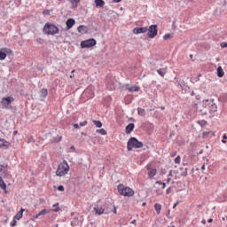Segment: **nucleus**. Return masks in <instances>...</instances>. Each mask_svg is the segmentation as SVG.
I'll return each mask as SVG.
<instances>
[{
    "label": "nucleus",
    "instance_id": "f257e3e1",
    "mask_svg": "<svg viewBox=\"0 0 227 227\" xmlns=\"http://www.w3.org/2000/svg\"><path fill=\"white\" fill-rule=\"evenodd\" d=\"M197 111L200 113L201 116L215 114L217 113V105L214 103V99H204L202 101V106L197 108Z\"/></svg>",
    "mask_w": 227,
    "mask_h": 227
},
{
    "label": "nucleus",
    "instance_id": "f03ea898",
    "mask_svg": "<svg viewBox=\"0 0 227 227\" xmlns=\"http://www.w3.org/2000/svg\"><path fill=\"white\" fill-rule=\"evenodd\" d=\"M43 33L44 35H48V36H54V35H58V33H59V27H58L54 23L47 22L43 28Z\"/></svg>",
    "mask_w": 227,
    "mask_h": 227
},
{
    "label": "nucleus",
    "instance_id": "7ed1b4c3",
    "mask_svg": "<svg viewBox=\"0 0 227 227\" xmlns=\"http://www.w3.org/2000/svg\"><path fill=\"white\" fill-rule=\"evenodd\" d=\"M143 146H145L143 142L138 141L136 137H131L127 143L128 152H132L134 148L136 149L143 148Z\"/></svg>",
    "mask_w": 227,
    "mask_h": 227
},
{
    "label": "nucleus",
    "instance_id": "20e7f679",
    "mask_svg": "<svg viewBox=\"0 0 227 227\" xmlns=\"http://www.w3.org/2000/svg\"><path fill=\"white\" fill-rule=\"evenodd\" d=\"M117 190L121 196H125L127 198H132V196H134L135 194L132 188L125 186L124 184H118Z\"/></svg>",
    "mask_w": 227,
    "mask_h": 227
},
{
    "label": "nucleus",
    "instance_id": "39448f33",
    "mask_svg": "<svg viewBox=\"0 0 227 227\" xmlns=\"http://www.w3.org/2000/svg\"><path fill=\"white\" fill-rule=\"evenodd\" d=\"M70 171V166H68V162L67 160H63L57 168L56 175L57 176H65Z\"/></svg>",
    "mask_w": 227,
    "mask_h": 227
},
{
    "label": "nucleus",
    "instance_id": "423d86ee",
    "mask_svg": "<svg viewBox=\"0 0 227 227\" xmlns=\"http://www.w3.org/2000/svg\"><path fill=\"white\" fill-rule=\"evenodd\" d=\"M15 98L12 96H8L2 98L1 106L3 109H14L16 111V108L12 106V102H14Z\"/></svg>",
    "mask_w": 227,
    "mask_h": 227
},
{
    "label": "nucleus",
    "instance_id": "0eeeda50",
    "mask_svg": "<svg viewBox=\"0 0 227 227\" xmlns=\"http://www.w3.org/2000/svg\"><path fill=\"white\" fill-rule=\"evenodd\" d=\"M106 85L109 91H114L116 90V79L111 74H107L106 77Z\"/></svg>",
    "mask_w": 227,
    "mask_h": 227
},
{
    "label": "nucleus",
    "instance_id": "6e6552de",
    "mask_svg": "<svg viewBox=\"0 0 227 227\" xmlns=\"http://www.w3.org/2000/svg\"><path fill=\"white\" fill-rule=\"evenodd\" d=\"M93 97H95V92L93 91V87L89 86L82 93L81 98H82V100L86 102V100H90V98H93Z\"/></svg>",
    "mask_w": 227,
    "mask_h": 227
},
{
    "label": "nucleus",
    "instance_id": "1a4fd4ad",
    "mask_svg": "<svg viewBox=\"0 0 227 227\" xmlns=\"http://www.w3.org/2000/svg\"><path fill=\"white\" fill-rule=\"evenodd\" d=\"M97 45V39L90 38L81 42L80 47L81 49H91Z\"/></svg>",
    "mask_w": 227,
    "mask_h": 227
},
{
    "label": "nucleus",
    "instance_id": "9d476101",
    "mask_svg": "<svg viewBox=\"0 0 227 227\" xmlns=\"http://www.w3.org/2000/svg\"><path fill=\"white\" fill-rule=\"evenodd\" d=\"M159 35V27L157 25H151L147 27V38L153 39Z\"/></svg>",
    "mask_w": 227,
    "mask_h": 227
},
{
    "label": "nucleus",
    "instance_id": "9b49d317",
    "mask_svg": "<svg viewBox=\"0 0 227 227\" xmlns=\"http://www.w3.org/2000/svg\"><path fill=\"white\" fill-rule=\"evenodd\" d=\"M96 215H102V214H106V209L104 208L103 204H100V201L95 203V207L93 208Z\"/></svg>",
    "mask_w": 227,
    "mask_h": 227
},
{
    "label": "nucleus",
    "instance_id": "f8f14e48",
    "mask_svg": "<svg viewBox=\"0 0 227 227\" xmlns=\"http://www.w3.org/2000/svg\"><path fill=\"white\" fill-rule=\"evenodd\" d=\"M9 54H13V51L10 48H2L0 49V61H4L6 59V56Z\"/></svg>",
    "mask_w": 227,
    "mask_h": 227
},
{
    "label": "nucleus",
    "instance_id": "ddd939ff",
    "mask_svg": "<svg viewBox=\"0 0 227 227\" xmlns=\"http://www.w3.org/2000/svg\"><path fill=\"white\" fill-rule=\"evenodd\" d=\"M113 200H106L103 204V208H105V214H111L113 212V207L114 204H113Z\"/></svg>",
    "mask_w": 227,
    "mask_h": 227
},
{
    "label": "nucleus",
    "instance_id": "4468645a",
    "mask_svg": "<svg viewBox=\"0 0 227 227\" xmlns=\"http://www.w3.org/2000/svg\"><path fill=\"white\" fill-rule=\"evenodd\" d=\"M0 173H2L3 178H6V175H8V164L6 162H0Z\"/></svg>",
    "mask_w": 227,
    "mask_h": 227
},
{
    "label": "nucleus",
    "instance_id": "2eb2a0df",
    "mask_svg": "<svg viewBox=\"0 0 227 227\" xmlns=\"http://www.w3.org/2000/svg\"><path fill=\"white\" fill-rule=\"evenodd\" d=\"M148 27H137L133 29L134 35H143L145 33H147Z\"/></svg>",
    "mask_w": 227,
    "mask_h": 227
},
{
    "label": "nucleus",
    "instance_id": "dca6fc26",
    "mask_svg": "<svg viewBox=\"0 0 227 227\" xmlns=\"http://www.w3.org/2000/svg\"><path fill=\"white\" fill-rule=\"evenodd\" d=\"M66 29L68 31L69 29H72L74 26H75V20L73 18H69L66 22Z\"/></svg>",
    "mask_w": 227,
    "mask_h": 227
},
{
    "label": "nucleus",
    "instance_id": "f3484780",
    "mask_svg": "<svg viewBox=\"0 0 227 227\" xmlns=\"http://www.w3.org/2000/svg\"><path fill=\"white\" fill-rule=\"evenodd\" d=\"M12 146V144L8 142L4 138H0V148H5V150H8Z\"/></svg>",
    "mask_w": 227,
    "mask_h": 227
},
{
    "label": "nucleus",
    "instance_id": "a211bd4d",
    "mask_svg": "<svg viewBox=\"0 0 227 227\" xmlns=\"http://www.w3.org/2000/svg\"><path fill=\"white\" fill-rule=\"evenodd\" d=\"M6 183H4V179H3V176H0V189L4 191V194H8Z\"/></svg>",
    "mask_w": 227,
    "mask_h": 227
},
{
    "label": "nucleus",
    "instance_id": "6ab92c4d",
    "mask_svg": "<svg viewBox=\"0 0 227 227\" xmlns=\"http://www.w3.org/2000/svg\"><path fill=\"white\" fill-rule=\"evenodd\" d=\"M136 125L132 122L129 123L125 128L126 134H131L134 131Z\"/></svg>",
    "mask_w": 227,
    "mask_h": 227
},
{
    "label": "nucleus",
    "instance_id": "aec40b11",
    "mask_svg": "<svg viewBox=\"0 0 227 227\" xmlns=\"http://www.w3.org/2000/svg\"><path fill=\"white\" fill-rule=\"evenodd\" d=\"M26 211V209L24 208H20V212H18L15 215H14V219H16L17 221H20V219H22V217H24V212Z\"/></svg>",
    "mask_w": 227,
    "mask_h": 227
},
{
    "label": "nucleus",
    "instance_id": "412c9836",
    "mask_svg": "<svg viewBox=\"0 0 227 227\" xmlns=\"http://www.w3.org/2000/svg\"><path fill=\"white\" fill-rule=\"evenodd\" d=\"M215 136V133L214 131H204L202 133L203 139H207V137H214Z\"/></svg>",
    "mask_w": 227,
    "mask_h": 227
},
{
    "label": "nucleus",
    "instance_id": "4be33fe9",
    "mask_svg": "<svg viewBox=\"0 0 227 227\" xmlns=\"http://www.w3.org/2000/svg\"><path fill=\"white\" fill-rule=\"evenodd\" d=\"M129 87H130V84L129 83H120L119 84V89L121 91H129Z\"/></svg>",
    "mask_w": 227,
    "mask_h": 227
},
{
    "label": "nucleus",
    "instance_id": "5701e85b",
    "mask_svg": "<svg viewBox=\"0 0 227 227\" xmlns=\"http://www.w3.org/2000/svg\"><path fill=\"white\" fill-rule=\"evenodd\" d=\"M39 95L41 98H45L49 95V90L45 88H43L40 90Z\"/></svg>",
    "mask_w": 227,
    "mask_h": 227
},
{
    "label": "nucleus",
    "instance_id": "b1692460",
    "mask_svg": "<svg viewBox=\"0 0 227 227\" xmlns=\"http://www.w3.org/2000/svg\"><path fill=\"white\" fill-rule=\"evenodd\" d=\"M96 8H104L106 6V2L104 0H94Z\"/></svg>",
    "mask_w": 227,
    "mask_h": 227
},
{
    "label": "nucleus",
    "instance_id": "393cba45",
    "mask_svg": "<svg viewBox=\"0 0 227 227\" xmlns=\"http://www.w3.org/2000/svg\"><path fill=\"white\" fill-rule=\"evenodd\" d=\"M63 139V137H59L58 135L56 137H53L50 139V143H61V140Z\"/></svg>",
    "mask_w": 227,
    "mask_h": 227
},
{
    "label": "nucleus",
    "instance_id": "a878e982",
    "mask_svg": "<svg viewBox=\"0 0 227 227\" xmlns=\"http://www.w3.org/2000/svg\"><path fill=\"white\" fill-rule=\"evenodd\" d=\"M217 77H224V70H223V67L219 66L216 69Z\"/></svg>",
    "mask_w": 227,
    "mask_h": 227
},
{
    "label": "nucleus",
    "instance_id": "bb28decb",
    "mask_svg": "<svg viewBox=\"0 0 227 227\" xmlns=\"http://www.w3.org/2000/svg\"><path fill=\"white\" fill-rule=\"evenodd\" d=\"M219 102H222L223 104H226L227 101V94L226 93H223L219 96L218 98Z\"/></svg>",
    "mask_w": 227,
    "mask_h": 227
},
{
    "label": "nucleus",
    "instance_id": "cd10ccee",
    "mask_svg": "<svg viewBox=\"0 0 227 227\" xmlns=\"http://www.w3.org/2000/svg\"><path fill=\"white\" fill-rule=\"evenodd\" d=\"M88 27L84 26V25H80L78 27H77V31L78 33H88Z\"/></svg>",
    "mask_w": 227,
    "mask_h": 227
},
{
    "label": "nucleus",
    "instance_id": "c85d7f7f",
    "mask_svg": "<svg viewBox=\"0 0 227 227\" xmlns=\"http://www.w3.org/2000/svg\"><path fill=\"white\" fill-rule=\"evenodd\" d=\"M139 90H141V88L139 86L135 85V86L130 87V85H129V93H134V92L139 91Z\"/></svg>",
    "mask_w": 227,
    "mask_h": 227
},
{
    "label": "nucleus",
    "instance_id": "c756f323",
    "mask_svg": "<svg viewBox=\"0 0 227 227\" xmlns=\"http://www.w3.org/2000/svg\"><path fill=\"white\" fill-rule=\"evenodd\" d=\"M179 169L181 171V174H180L181 176H187V175H188L187 171H189L188 168L181 167Z\"/></svg>",
    "mask_w": 227,
    "mask_h": 227
},
{
    "label": "nucleus",
    "instance_id": "7c9ffc66",
    "mask_svg": "<svg viewBox=\"0 0 227 227\" xmlns=\"http://www.w3.org/2000/svg\"><path fill=\"white\" fill-rule=\"evenodd\" d=\"M137 114L138 116H146V110H145V108L138 107Z\"/></svg>",
    "mask_w": 227,
    "mask_h": 227
},
{
    "label": "nucleus",
    "instance_id": "2f4dec72",
    "mask_svg": "<svg viewBox=\"0 0 227 227\" xmlns=\"http://www.w3.org/2000/svg\"><path fill=\"white\" fill-rule=\"evenodd\" d=\"M155 175H157V168H152V169L148 172V176H149V178H153V176H155Z\"/></svg>",
    "mask_w": 227,
    "mask_h": 227
},
{
    "label": "nucleus",
    "instance_id": "473e14b6",
    "mask_svg": "<svg viewBox=\"0 0 227 227\" xmlns=\"http://www.w3.org/2000/svg\"><path fill=\"white\" fill-rule=\"evenodd\" d=\"M154 209L158 215L160 214V210H162V205L159 203L154 204Z\"/></svg>",
    "mask_w": 227,
    "mask_h": 227
},
{
    "label": "nucleus",
    "instance_id": "72a5a7b5",
    "mask_svg": "<svg viewBox=\"0 0 227 227\" xmlns=\"http://www.w3.org/2000/svg\"><path fill=\"white\" fill-rule=\"evenodd\" d=\"M50 213H51V209L44 208L39 212V216L42 217V215H45Z\"/></svg>",
    "mask_w": 227,
    "mask_h": 227
},
{
    "label": "nucleus",
    "instance_id": "f704fd0d",
    "mask_svg": "<svg viewBox=\"0 0 227 227\" xmlns=\"http://www.w3.org/2000/svg\"><path fill=\"white\" fill-rule=\"evenodd\" d=\"M157 74H159V75H160V77H164V75H166V68L158 69Z\"/></svg>",
    "mask_w": 227,
    "mask_h": 227
},
{
    "label": "nucleus",
    "instance_id": "c9c22d12",
    "mask_svg": "<svg viewBox=\"0 0 227 227\" xmlns=\"http://www.w3.org/2000/svg\"><path fill=\"white\" fill-rule=\"evenodd\" d=\"M69 2L71 3L73 8H77V6H78L77 4L80 3L81 0H69Z\"/></svg>",
    "mask_w": 227,
    "mask_h": 227
},
{
    "label": "nucleus",
    "instance_id": "e433bc0d",
    "mask_svg": "<svg viewBox=\"0 0 227 227\" xmlns=\"http://www.w3.org/2000/svg\"><path fill=\"white\" fill-rule=\"evenodd\" d=\"M96 132L101 136H107V131L105 129H97Z\"/></svg>",
    "mask_w": 227,
    "mask_h": 227
},
{
    "label": "nucleus",
    "instance_id": "4c0bfd02",
    "mask_svg": "<svg viewBox=\"0 0 227 227\" xmlns=\"http://www.w3.org/2000/svg\"><path fill=\"white\" fill-rule=\"evenodd\" d=\"M52 207L54 208V209H52L53 212H59L61 210V208L59 207V202L53 204Z\"/></svg>",
    "mask_w": 227,
    "mask_h": 227
},
{
    "label": "nucleus",
    "instance_id": "58836bf2",
    "mask_svg": "<svg viewBox=\"0 0 227 227\" xmlns=\"http://www.w3.org/2000/svg\"><path fill=\"white\" fill-rule=\"evenodd\" d=\"M93 121L94 125H96V127H97L98 129H102V121H96V120H94V121Z\"/></svg>",
    "mask_w": 227,
    "mask_h": 227
},
{
    "label": "nucleus",
    "instance_id": "ea45409f",
    "mask_svg": "<svg viewBox=\"0 0 227 227\" xmlns=\"http://www.w3.org/2000/svg\"><path fill=\"white\" fill-rule=\"evenodd\" d=\"M144 127H148V129H153V123H151L150 121H145L143 123Z\"/></svg>",
    "mask_w": 227,
    "mask_h": 227
},
{
    "label": "nucleus",
    "instance_id": "a19ab883",
    "mask_svg": "<svg viewBox=\"0 0 227 227\" xmlns=\"http://www.w3.org/2000/svg\"><path fill=\"white\" fill-rule=\"evenodd\" d=\"M197 123L200 125V127H205L208 122L205 120L198 121Z\"/></svg>",
    "mask_w": 227,
    "mask_h": 227
},
{
    "label": "nucleus",
    "instance_id": "79ce46f5",
    "mask_svg": "<svg viewBox=\"0 0 227 227\" xmlns=\"http://www.w3.org/2000/svg\"><path fill=\"white\" fill-rule=\"evenodd\" d=\"M220 201H227V191L220 197Z\"/></svg>",
    "mask_w": 227,
    "mask_h": 227
},
{
    "label": "nucleus",
    "instance_id": "37998d69",
    "mask_svg": "<svg viewBox=\"0 0 227 227\" xmlns=\"http://www.w3.org/2000/svg\"><path fill=\"white\" fill-rule=\"evenodd\" d=\"M35 42H36V43H39V45H43V43H45V41L43 38H41V37H37L35 39Z\"/></svg>",
    "mask_w": 227,
    "mask_h": 227
},
{
    "label": "nucleus",
    "instance_id": "c03bdc74",
    "mask_svg": "<svg viewBox=\"0 0 227 227\" xmlns=\"http://www.w3.org/2000/svg\"><path fill=\"white\" fill-rule=\"evenodd\" d=\"M180 160H182V157L180 155L176 156L174 160L175 164H180Z\"/></svg>",
    "mask_w": 227,
    "mask_h": 227
},
{
    "label": "nucleus",
    "instance_id": "a18cd8bd",
    "mask_svg": "<svg viewBox=\"0 0 227 227\" xmlns=\"http://www.w3.org/2000/svg\"><path fill=\"white\" fill-rule=\"evenodd\" d=\"M57 191H59L60 192H65V186H63L62 184L59 185L57 187Z\"/></svg>",
    "mask_w": 227,
    "mask_h": 227
},
{
    "label": "nucleus",
    "instance_id": "49530a36",
    "mask_svg": "<svg viewBox=\"0 0 227 227\" xmlns=\"http://www.w3.org/2000/svg\"><path fill=\"white\" fill-rule=\"evenodd\" d=\"M35 137L33 136L28 137L27 143H35Z\"/></svg>",
    "mask_w": 227,
    "mask_h": 227
},
{
    "label": "nucleus",
    "instance_id": "de8ad7c7",
    "mask_svg": "<svg viewBox=\"0 0 227 227\" xmlns=\"http://www.w3.org/2000/svg\"><path fill=\"white\" fill-rule=\"evenodd\" d=\"M176 84H177V86H180V88L184 90V87L185 86V82H176Z\"/></svg>",
    "mask_w": 227,
    "mask_h": 227
},
{
    "label": "nucleus",
    "instance_id": "09e8293b",
    "mask_svg": "<svg viewBox=\"0 0 227 227\" xmlns=\"http://www.w3.org/2000/svg\"><path fill=\"white\" fill-rule=\"evenodd\" d=\"M222 143H223V145H226V143H227V135L226 134L223 135Z\"/></svg>",
    "mask_w": 227,
    "mask_h": 227
},
{
    "label": "nucleus",
    "instance_id": "8fccbe9b",
    "mask_svg": "<svg viewBox=\"0 0 227 227\" xmlns=\"http://www.w3.org/2000/svg\"><path fill=\"white\" fill-rule=\"evenodd\" d=\"M11 227H15L17 226V220L13 218V220L11 222Z\"/></svg>",
    "mask_w": 227,
    "mask_h": 227
},
{
    "label": "nucleus",
    "instance_id": "3c124183",
    "mask_svg": "<svg viewBox=\"0 0 227 227\" xmlns=\"http://www.w3.org/2000/svg\"><path fill=\"white\" fill-rule=\"evenodd\" d=\"M220 47H222V49H227V43L226 42H222L220 43Z\"/></svg>",
    "mask_w": 227,
    "mask_h": 227
},
{
    "label": "nucleus",
    "instance_id": "603ef678",
    "mask_svg": "<svg viewBox=\"0 0 227 227\" xmlns=\"http://www.w3.org/2000/svg\"><path fill=\"white\" fill-rule=\"evenodd\" d=\"M169 38H171V34H166V35L163 36V40H169Z\"/></svg>",
    "mask_w": 227,
    "mask_h": 227
},
{
    "label": "nucleus",
    "instance_id": "864d4df0",
    "mask_svg": "<svg viewBox=\"0 0 227 227\" xmlns=\"http://www.w3.org/2000/svg\"><path fill=\"white\" fill-rule=\"evenodd\" d=\"M43 15H51V10H44L43 12Z\"/></svg>",
    "mask_w": 227,
    "mask_h": 227
},
{
    "label": "nucleus",
    "instance_id": "5fc2aeb1",
    "mask_svg": "<svg viewBox=\"0 0 227 227\" xmlns=\"http://www.w3.org/2000/svg\"><path fill=\"white\" fill-rule=\"evenodd\" d=\"M170 214H171V210L168 209V213H167V215H166V216H167L168 219H173V216H171Z\"/></svg>",
    "mask_w": 227,
    "mask_h": 227
},
{
    "label": "nucleus",
    "instance_id": "6e6d98bb",
    "mask_svg": "<svg viewBox=\"0 0 227 227\" xmlns=\"http://www.w3.org/2000/svg\"><path fill=\"white\" fill-rule=\"evenodd\" d=\"M85 125H88V121H83L80 122V127H85Z\"/></svg>",
    "mask_w": 227,
    "mask_h": 227
},
{
    "label": "nucleus",
    "instance_id": "4d7b16f0",
    "mask_svg": "<svg viewBox=\"0 0 227 227\" xmlns=\"http://www.w3.org/2000/svg\"><path fill=\"white\" fill-rule=\"evenodd\" d=\"M173 187H168L167 190H166V194H171V191H172Z\"/></svg>",
    "mask_w": 227,
    "mask_h": 227
},
{
    "label": "nucleus",
    "instance_id": "13d9d810",
    "mask_svg": "<svg viewBox=\"0 0 227 227\" xmlns=\"http://www.w3.org/2000/svg\"><path fill=\"white\" fill-rule=\"evenodd\" d=\"M170 157H176V151L171 152Z\"/></svg>",
    "mask_w": 227,
    "mask_h": 227
},
{
    "label": "nucleus",
    "instance_id": "bf43d9fd",
    "mask_svg": "<svg viewBox=\"0 0 227 227\" xmlns=\"http://www.w3.org/2000/svg\"><path fill=\"white\" fill-rule=\"evenodd\" d=\"M166 173H168V170H166V168H161L160 174L166 175Z\"/></svg>",
    "mask_w": 227,
    "mask_h": 227
},
{
    "label": "nucleus",
    "instance_id": "052dcab7",
    "mask_svg": "<svg viewBox=\"0 0 227 227\" xmlns=\"http://www.w3.org/2000/svg\"><path fill=\"white\" fill-rule=\"evenodd\" d=\"M201 77V74H199L197 77L195 78V82H198L200 81V78Z\"/></svg>",
    "mask_w": 227,
    "mask_h": 227
},
{
    "label": "nucleus",
    "instance_id": "680f3d73",
    "mask_svg": "<svg viewBox=\"0 0 227 227\" xmlns=\"http://www.w3.org/2000/svg\"><path fill=\"white\" fill-rule=\"evenodd\" d=\"M112 212L114 213V214H116V206H113V207H112Z\"/></svg>",
    "mask_w": 227,
    "mask_h": 227
},
{
    "label": "nucleus",
    "instance_id": "e2e57ef3",
    "mask_svg": "<svg viewBox=\"0 0 227 227\" xmlns=\"http://www.w3.org/2000/svg\"><path fill=\"white\" fill-rule=\"evenodd\" d=\"M74 129H79V125L77 123H73Z\"/></svg>",
    "mask_w": 227,
    "mask_h": 227
},
{
    "label": "nucleus",
    "instance_id": "0e129e2a",
    "mask_svg": "<svg viewBox=\"0 0 227 227\" xmlns=\"http://www.w3.org/2000/svg\"><path fill=\"white\" fill-rule=\"evenodd\" d=\"M33 217H34V219H38L40 217V214L38 213V214L35 215Z\"/></svg>",
    "mask_w": 227,
    "mask_h": 227
},
{
    "label": "nucleus",
    "instance_id": "69168bd1",
    "mask_svg": "<svg viewBox=\"0 0 227 227\" xmlns=\"http://www.w3.org/2000/svg\"><path fill=\"white\" fill-rule=\"evenodd\" d=\"M156 184H157L158 185H162V184H164V182H162V181H156Z\"/></svg>",
    "mask_w": 227,
    "mask_h": 227
},
{
    "label": "nucleus",
    "instance_id": "338daca9",
    "mask_svg": "<svg viewBox=\"0 0 227 227\" xmlns=\"http://www.w3.org/2000/svg\"><path fill=\"white\" fill-rule=\"evenodd\" d=\"M71 226H77V223H75V222H71Z\"/></svg>",
    "mask_w": 227,
    "mask_h": 227
},
{
    "label": "nucleus",
    "instance_id": "774afa93",
    "mask_svg": "<svg viewBox=\"0 0 227 227\" xmlns=\"http://www.w3.org/2000/svg\"><path fill=\"white\" fill-rule=\"evenodd\" d=\"M166 182H167V184H169V182H171V177H168Z\"/></svg>",
    "mask_w": 227,
    "mask_h": 227
}]
</instances>
